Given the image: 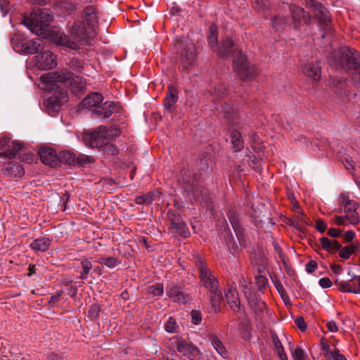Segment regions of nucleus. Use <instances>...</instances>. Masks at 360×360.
I'll list each match as a JSON object with an SVG mask.
<instances>
[{"label":"nucleus","instance_id":"473e14b6","mask_svg":"<svg viewBox=\"0 0 360 360\" xmlns=\"http://www.w3.org/2000/svg\"><path fill=\"white\" fill-rule=\"evenodd\" d=\"M271 338L274 343V348L280 358L281 360H288V357L286 354L284 352V348L281 344V340L278 339V336L272 333Z\"/></svg>","mask_w":360,"mask_h":360},{"label":"nucleus","instance_id":"9d476101","mask_svg":"<svg viewBox=\"0 0 360 360\" xmlns=\"http://www.w3.org/2000/svg\"><path fill=\"white\" fill-rule=\"evenodd\" d=\"M306 5L311 8L321 24L326 28L330 27V15L327 8L318 0H305Z\"/></svg>","mask_w":360,"mask_h":360},{"label":"nucleus","instance_id":"c03bdc74","mask_svg":"<svg viewBox=\"0 0 360 360\" xmlns=\"http://www.w3.org/2000/svg\"><path fill=\"white\" fill-rule=\"evenodd\" d=\"M286 24L287 19L284 17L278 16L272 20V25L276 30L283 28Z\"/></svg>","mask_w":360,"mask_h":360},{"label":"nucleus","instance_id":"0eeeda50","mask_svg":"<svg viewBox=\"0 0 360 360\" xmlns=\"http://www.w3.org/2000/svg\"><path fill=\"white\" fill-rule=\"evenodd\" d=\"M49 91H51V90ZM51 92H53V94L48 98L45 102L46 107L49 114L51 113V112H55L58 111L60 106L68 100L67 91L59 82H56Z\"/></svg>","mask_w":360,"mask_h":360},{"label":"nucleus","instance_id":"f03ea898","mask_svg":"<svg viewBox=\"0 0 360 360\" xmlns=\"http://www.w3.org/2000/svg\"><path fill=\"white\" fill-rule=\"evenodd\" d=\"M42 89L45 91L53 90L56 82L63 87H69L74 94L82 93L86 87V82L79 76H73L70 72L62 70L56 72H47L40 77Z\"/></svg>","mask_w":360,"mask_h":360},{"label":"nucleus","instance_id":"864d4df0","mask_svg":"<svg viewBox=\"0 0 360 360\" xmlns=\"http://www.w3.org/2000/svg\"><path fill=\"white\" fill-rule=\"evenodd\" d=\"M316 229L320 233H323L326 230L327 226L322 219H319L316 221Z\"/></svg>","mask_w":360,"mask_h":360},{"label":"nucleus","instance_id":"ddd939ff","mask_svg":"<svg viewBox=\"0 0 360 360\" xmlns=\"http://www.w3.org/2000/svg\"><path fill=\"white\" fill-rule=\"evenodd\" d=\"M176 348L179 353H181L182 355L190 360H197L200 357V352L198 348L185 341H179Z\"/></svg>","mask_w":360,"mask_h":360},{"label":"nucleus","instance_id":"3c124183","mask_svg":"<svg viewBox=\"0 0 360 360\" xmlns=\"http://www.w3.org/2000/svg\"><path fill=\"white\" fill-rule=\"evenodd\" d=\"M81 265L82 266V269H83V271H84V273H89L90 270L92 269V263L88 259H83L81 261Z\"/></svg>","mask_w":360,"mask_h":360},{"label":"nucleus","instance_id":"412c9836","mask_svg":"<svg viewBox=\"0 0 360 360\" xmlns=\"http://www.w3.org/2000/svg\"><path fill=\"white\" fill-rule=\"evenodd\" d=\"M290 11L292 20L295 22H308V15L304 9L298 6L292 5L290 6Z\"/></svg>","mask_w":360,"mask_h":360},{"label":"nucleus","instance_id":"20e7f679","mask_svg":"<svg viewBox=\"0 0 360 360\" xmlns=\"http://www.w3.org/2000/svg\"><path fill=\"white\" fill-rule=\"evenodd\" d=\"M53 20L51 12L48 8L34 9L28 18L25 19L23 24L29 28L32 32L37 35L46 34L49 23Z\"/></svg>","mask_w":360,"mask_h":360},{"label":"nucleus","instance_id":"ea45409f","mask_svg":"<svg viewBox=\"0 0 360 360\" xmlns=\"http://www.w3.org/2000/svg\"><path fill=\"white\" fill-rule=\"evenodd\" d=\"M349 215L345 213L344 216H335L334 217V223L338 226H347L352 224L351 219L348 217Z\"/></svg>","mask_w":360,"mask_h":360},{"label":"nucleus","instance_id":"e2e57ef3","mask_svg":"<svg viewBox=\"0 0 360 360\" xmlns=\"http://www.w3.org/2000/svg\"><path fill=\"white\" fill-rule=\"evenodd\" d=\"M355 236V233L353 231H347L343 236V239L346 242L352 241Z\"/></svg>","mask_w":360,"mask_h":360},{"label":"nucleus","instance_id":"774afa93","mask_svg":"<svg viewBox=\"0 0 360 360\" xmlns=\"http://www.w3.org/2000/svg\"><path fill=\"white\" fill-rule=\"evenodd\" d=\"M22 161H26L28 163H31L34 160V155L32 154H26L22 158Z\"/></svg>","mask_w":360,"mask_h":360},{"label":"nucleus","instance_id":"0e129e2a","mask_svg":"<svg viewBox=\"0 0 360 360\" xmlns=\"http://www.w3.org/2000/svg\"><path fill=\"white\" fill-rule=\"evenodd\" d=\"M343 164L347 170H352L354 169L353 161L349 158H345Z\"/></svg>","mask_w":360,"mask_h":360},{"label":"nucleus","instance_id":"2f4dec72","mask_svg":"<svg viewBox=\"0 0 360 360\" xmlns=\"http://www.w3.org/2000/svg\"><path fill=\"white\" fill-rule=\"evenodd\" d=\"M231 143L236 152L241 150L244 147L243 141L239 131L233 130L231 134Z\"/></svg>","mask_w":360,"mask_h":360},{"label":"nucleus","instance_id":"79ce46f5","mask_svg":"<svg viewBox=\"0 0 360 360\" xmlns=\"http://www.w3.org/2000/svg\"><path fill=\"white\" fill-rule=\"evenodd\" d=\"M154 193H148L145 195L138 196L135 198V202L136 204H144L150 202L154 198Z\"/></svg>","mask_w":360,"mask_h":360},{"label":"nucleus","instance_id":"58836bf2","mask_svg":"<svg viewBox=\"0 0 360 360\" xmlns=\"http://www.w3.org/2000/svg\"><path fill=\"white\" fill-rule=\"evenodd\" d=\"M325 357L327 359L332 360H347V358L343 354H340L338 349L333 351H328L325 354Z\"/></svg>","mask_w":360,"mask_h":360},{"label":"nucleus","instance_id":"393cba45","mask_svg":"<svg viewBox=\"0 0 360 360\" xmlns=\"http://www.w3.org/2000/svg\"><path fill=\"white\" fill-rule=\"evenodd\" d=\"M320 243L323 250L334 253L341 248V245L335 240H330L326 237L320 238Z\"/></svg>","mask_w":360,"mask_h":360},{"label":"nucleus","instance_id":"39448f33","mask_svg":"<svg viewBox=\"0 0 360 360\" xmlns=\"http://www.w3.org/2000/svg\"><path fill=\"white\" fill-rule=\"evenodd\" d=\"M11 45L15 52L26 55L34 54L44 48L40 39L27 40L18 35L11 39Z\"/></svg>","mask_w":360,"mask_h":360},{"label":"nucleus","instance_id":"f8f14e48","mask_svg":"<svg viewBox=\"0 0 360 360\" xmlns=\"http://www.w3.org/2000/svg\"><path fill=\"white\" fill-rule=\"evenodd\" d=\"M342 65L347 71L354 70L356 75L360 76V53L356 51H347Z\"/></svg>","mask_w":360,"mask_h":360},{"label":"nucleus","instance_id":"c756f323","mask_svg":"<svg viewBox=\"0 0 360 360\" xmlns=\"http://www.w3.org/2000/svg\"><path fill=\"white\" fill-rule=\"evenodd\" d=\"M177 98L178 97L176 94V91L174 89L170 87L169 89V94L165 98V107L169 110H172V107L177 101Z\"/></svg>","mask_w":360,"mask_h":360},{"label":"nucleus","instance_id":"dca6fc26","mask_svg":"<svg viewBox=\"0 0 360 360\" xmlns=\"http://www.w3.org/2000/svg\"><path fill=\"white\" fill-rule=\"evenodd\" d=\"M225 297L229 307L234 311H240V301L237 291L232 288L225 290Z\"/></svg>","mask_w":360,"mask_h":360},{"label":"nucleus","instance_id":"a18cd8bd","mask_svg":"<svg viewBox=\"0 0 360 360\" xmlns=\"http://www.w3.org/2000/svg\"><path fill=\"white\" fill-rule=\"evenodd\" d=\"M148 292L153 295L154 296H160L163 293V285L155 284L150 285L148 288Z\"/></svg>","mask_w":360,"mask_h":360},{"label":"nucleus","instance_id":"4468645a","mask_svg":"<svg viewBox=\"0 0 360 360\" xmlns=\"http://www.w3.org/2000/svg\"><path fill=\"white\" fill-rule=\"evenodd\" d=\"M41 162L51 167L59 165V158L56 152L51 148H42L39 151Z\"/></svg>","mask_w":360,"mask_h":360},{"label":"nucleus","instance_id":"c85d7f7f","mask_svg":"<svg viewBox=\"0 0 360 360\" xmlns=\"http://www.w3.org/2000/svg\"><path fill=\"white\" fill-rule=\"evenodd\" d=\"M59 158V165L63 162L69 165H75L76 160V155L69 151H62L58 155Z\"/></svg>","mask_w":360,"mask_h":360},{"label":"nucleus","instance_id":"052dcab7","mask_svg":"<svg viewBox=\"0 0 360 360\" xmlns=\"http://www.w3.org/2000/svg\"><path fill=\"white\" fill-rule=\"evenodd\" d=\"M211 94L213 95L214 98H217V99H220L223 97V95H224V91H222L221 89V88H219V89H217V88H214Z\"/></svg>","mask_w":360,"mask_h":360},{"label":"nucleus","instance_id":"a19ab883","mask_svg":"<svg viewBox=\"0 0 360 360\" xmlns=\"http://www.w3.org/2000/svg\"><path fill=\"white\" fill-rule=\"evenodd\" d=\"M210 291L212 293L211 300L213 302L212 306L214 308V311H217V307L216 306V303L220 302L222 299V293L218 290V288Z\"/></svg>","mask_w":360,"mask_h":360},{"label":"nucleus","instance_id":"6ab92c4d","mask_svg":"<svg viewBox=\"0 0 360 360\" xmlns=\"http://www.w3.org/2000/svg\"><path fill=\"white\" fill-rule=\"evenodd\" d=\"M103 101V96L97 92L91 93L88 95L83 101L82 105L86 108H96L98 109L101 107L100 105Z\"/></svg>","mask_w":360,"mask_h":360},{"label":"nucleus","instance_id":"e433bc0d","mask_svg":"<svg viewBox=\"0 0 360 360\" xmlns=\"http://www.w3.org/2000/svg\"><path fill=\"white\" fill-rule=\"evenodd\" d=\"M228 217L236 235H238L240 229L238 215L236 212L230 211L228 213Z\"/></svg>","mask_w":360,"mask_h":360},{"label":"nucleus","instance_id":"2eb2a0df","mask_svg":"<svg viewBox=\"0 0 360 360\" xmlns=\"http://www.w3.org/2000/svg\"><path fill=\"white\" fill-rule=\"evenodd\" d=\"M319 62L307 63L303 67V72L307 77H311L314 81H318L321 78V70Z\"/></svg>","mask_w":360,"mask_h":360},{"label":"nucleus","instance_id":"5fc2aeb1","mask_svg":"<svg viewBox=\"0 0 360 360\" xmlns=\"http://www.w3.org/2000/svg\"><path fill=\"white\" fill-rule=\"evenodd\" d=\"M296 326L302 330L304 331L307 328V325L304 319L301 316L297 317L295 319Z\"/></svg>","mask_w":360,"mask_h":360},{"label":"nucleus","instance_id":"a878e982","mask_svg":"<svg viewBox=\"0 0 360 360\" xmlns=\"http://www.w3.org/2000/svg\"><path fill=\"white\" fill-rule=\"evenodd\" d=\"M116 108L117 106L115 103H108L106 102L104 106L95 109L94 112L99 117L102 116L104 118H108L112 115Z\"/></svg>","mask_w":360,"mask_h":360},{"label":"nucleus","instance_id":"6e6552de","mask_svg":"<svg viewBox=\"0 0 360 360\" xmlns=\"http://www.w3.org/2000/svg\"><path fill=\"white\" fill-rule=\"evenodd\" d=\"M180 51L181 67L188 69L194 65L196 59V49L190 39L181 40L178 44Z\"/></svg>","mask_w":360,"mask_h":360},{"label":"nucleus","instance_id":"423d86ee","mask_svg":"<svg viewBox=\"0 0 360 360\" xmlns=\"http://www.w3.org/2000/svg\"><path fill=\"white\" fill-rule=\"evenodd\" d=\"M233 65L236 72L243 80L251 79L256 75L255 67L251 65L240 52H234Z\"/></svg>","mask_w":360,"mask_h":360},{"label":"nucleus","instance_id":"5701e85b","mask_svg":"<svg viewBox=\"0 0 360 360\" xmlns=\"http://www.w3.org/2000/svg\"><path fill=\"white\" fill-rule=\"evenodd\" d=\"M6 145H8V148L6 150L5 153L6 155L10 159L15 158L17 153L22 148L21 143L12 142L11 145H9L8 139H4L0 140V147L5 146Z\"/></svg>","mask_w":360,"mask_h":360},{"label":"nucleus","instance_id":"49530a36","mask_svg":"<svg viewBox=\"0 0 360 360\" xmlns=\"http://www.w3.org/2000/svg\"><path fill=\"white\" fill-rule=\"evenodd\" d=\"M165 328L166 331L168 333L175 332L176 328H177L176 321L172 317H169L165 323Z\"/></svg>","mask_w":360,"mask_h":360},{"label":"nucleus","instance_id":"1a4fd4ad","mask_svg":"<svg viewBox=\"0 0 360 360\" xmlns=\"http://www.w3.org/2000/svg\"><path fill=\"white\" fill-rule=\"evenodd\" d=\"M195 263L200 271V278L202 285L210 290H213L216 288H218L219 283L207 268L204 259L200 257H197Z\"/></svg>","mask_w":360,"mask_h":360},{"label":"nucleus","instance_id":"37998d69","mask_svg":"<svg viewBox=\"0 0 360 360\" xmlns=\"http://www.w3.org/2000/svg\"><path fill=\"white\" fill-rule=\"evenodd\" d=\"M340 290L342 292H352L355 294L356 288L349 281H342L340 283Z\"/></svg>","mask_w":360,"mask_h":360},{"label":"nucleus","instance_id":"7c9ffc66","mask_svg":"<svg viewBox=\"0 0 360 360\" xmlns=\"http://www.w3.org/2000/svg\"><path fill=\"white\" fill-rule=\"evenodd\" d=\"M233 45V41L229 38H225L221 42V46L216 51H218L221 57H226L231 53V48Z\"/></svg>","mask_w":360,"mask_h":360},{"label":"nucleus","instance_id":"8fccbe9b","mask_svg":"<svg viewBox=\"0 0 360 360\" xmlns=\"http://www.w3.org/2000/svg\"><path fill=\"white\" fill-rule=\"evenodd\" d=\"M60 8L65 11L67 14L72 13L75 10V5L70 2L64 1L60 4Z\"/></svg>","mask_w":360,"mask_h":360},{"label":"nucleus","instance_id":"13d9d810","mask_svg":"<svg viewBox=\"0 0 360 360\" xmlns=\"http://www.w3.org/2000/svg\"><path fill=\"white\" fill-rule=\"evenodd\" d=\"M349 199L348 198V196L346 194H340L338 197V204L340 206L345 207V205H347V202H349Z\"/></svg>","mask_w":360,"mask_h":360},{"label":"nucleus","instance_id":"f704fd0d","mask_svg":"<svg viewBox=\"0 0 360 360\" xmlns=\"http://www.w3.org/2000/svg\"><path fill=\"white\" fill-rule=\"evenodd\" d=\"M290 352L294 360H308V355L300 346L292 345Z\"/></svg>","mask_w":360,"mask_h":360},{"label":"nucleus","instance_id":"69168bd1","mask_svg":"<svg viewBox=\"0 0 360 360\" xmlns=\"http://www.w3.org/2000/svg\"><path fill=\"white\" fill-rule=\"evenodd\" d=\"M63 294L62 290H58L55 295H53L50 297L49 303L52 304H55L56 302L59 300L60 296Z\"/></svg>","mask_w":360,"mask_h":360},{"label":"nucleus","instance_id":"680f3d73","mask_svg":"<svg viewBox=\"0 0 360 360\" xmlns=\"http://www.w3.org/2000/svg\"><path fill=\"white\" fill-rule=\"evenodd\" d=\"M316 267V263L314 261H311L310 262L307 263L305 266L306 271L308 273H312L313 271H314Z\"/></svg>","mask_w":360,"mask_h":360},{"label":"nucleus","instance_id":"aec40b11","mask_svg":"<svg viewBox=\"0 0 360 360\" xmlns=\"http://www.w3.org/2000/svg\"><path fill=\"white\" fill-rule=\"evenodd\" d=\"M357 204L354 200H349L344 207V211L346 214H348V217L352 221V225H356L359 221V217L356 212Z\"/></svg>","mask_w":360,"mask_h":360},{"label":"nucleus","instance_id":"338daca9","mask_svg":"<svg viewBox=\"0 0 360 360\" xmlns=\"http://www.w3.org/2000/svg\"><path fill=\"white\" fill-rule=\"evenodd\" d=\"M341 233V231L338 229H333V228H331L328 230V234L333 237V238H336L338 237Z\"/></svg>","mask_w":360,"mask_h":360},{"label":"nucleus","instance_id":"603ef678","mask_svg":"<svg viewBox=\"0 0 360 360\" xmlns=\"http://www.w3.org/2000/svg\"><path fill=\"white\" fill-rule=\"evenodd\" d=\"M191 319H192L193 323H194L195 325L199 324L202 320L200 313L197 311H191Z\"/></svg>","mask_w":360,"mask_h":360},{"label":"nucleus","instance_id":"09e8293b","mask_svg":"<svg viewBox=\"0 0 360 360\" xmlns=\"http://www.w3.org/2000/svg\"><path fill=\"white\" fill-rule=\"evenodd\" d=\"M70 65L75 71L80 72L83 69L84 63L78 59H72L70 63Z\"/></svg>","mask_w":360,"mask_h":360},{"label":"nucleus","instance_id":"9b49d317","mask_svg":"<svg viewBox=\"0 0 360 360\" xmlns=\"http://www.w3.org/2000/svg\"><path fill=\"white\" fill-rule=\"evenodd\" d=\"M34 65L41 70L52 69L57 65L56 56L50 51H45L34 57Z\"/></svg>","mask_w":360,"mask_h":360},{"label":"nucleus","instance_id":"b1692460","mask_svg":"<svg viewBox=\"0 0 360 360\" xmlns=\"http://www.w3.org/2000/svg\"><path fill=\"white\" fill-rule=\"evenodd\" d=\"M82 18L86 21L87 25H91L93 27L97 22V14L96 8L93 6L86 7L83 10Z\"/></svg>","mask_w":360,"mask_h":360},{"label":"nucleus","instance_id":"72a5a7b5","mask_svg":"<svg viewBox=\"0 0 360 360\" xmlns=\"http://www.w3.org/2000/svg\"><path fill=\"white\" fill-rule=\"evenodd\" d=\"M210 34L208 37V43L210 46L216 51L218 49L217 47V27L215 25H212L210 27Z\"/></svg>","mask_w":360,"mask_h":360},{"label":"nucleus","instance_id":"f257e3e1","mask_svg":"<svg viewBox=\"0 0 360 360\" xmlns=\"http://www.w3.org/2000/svg\"><path fill=\"white\" fill-rule=\"evenodd\" d=\"M95 34L94 27L84 20H77L71 27L70 36L74 41L69 39L63 32L57 28L51 29L49 32V37L55 44L65 46L70 51H77L80 46L87 44Z\"/></svg>","mask_w":360,"mask_h":360},{"label":"nucleus","instance_id":"4d7b16f0","mask_svg":"<svg viewBox=\"0 0 360 360\" xmlns=\"http://www.w3.org/2000/svg\"><path fill=\"white\" fill-rule=\"evenodd\" d=\"M319 285L323 288H330L332 285L331 281L328 277L321 278L319 280Z\"/></svg>","mask_w":360,"mask_h":360},{"label":"nucleus","instance_id":"4c0bfd02","mask_svg":"<svg viewBox=\"0 0 360 360\" xmlns=\"http://www.w3.org/2000/svg\"><path fill=\"white\" fill-rule=\"evenodd\" d=\"M77 161L75 162V165L82 167L86 165V164H89L94 162V159L93 157L86 155L84 154H79L78 156H76Z\"/></svg>","mask_w":360,"mask_h":360},{"label":"nucleus","instance_id":"6e6d98bb","mask_svg":"<svg viewBox=\"0 0 360 360\" xmlns=\"http://www.w3.org/2000/svg\"><path fill=\"white\" fill-rule=\"evenodd\" d=\"M326 326L329 331L332 333L337 332L338 330V327L336 323L334 321H328L326 323Z\"/></svg>","mask_w":360,"mask_h":360},{"label":"nucleus","instance_id":"f3484780","mask_svg":"<svg viewBox=\"0 0 360 360\" xmlns=\"http://www.w3.org/2000/svg\"><path fill=\"white\" fill-rule=\"evenodd\" d=\"M183 181L185 191L191 195L194 200H196L200 191L198 184L189 175L184 176Z\"/></svg>","mask_w":360,"mask_h":360},{"label":"nucleus","instance_id":"7ed1b4c3","mask_svg":"<svg viewBox=\"0 0 360 360\" xmlns=\"http://www.w3.org/2000/svg\"><path fill=\"white\" fill-rule=\"evenodd\" d=\"M118 130L116 129H107L100 126L95 130L85 131L83 134V141L86 146L91 148L103 147V150H109L112 154L117 152L113 145L108 144L110 140L117 136Z\"/></svg>","mask_w":360,"mask_h":360},{"label":"nucleus","instance_id":"bf43d9fd","mask_svg":"<svg viewBox=\"0 0 360 360\" xmlns=\"http://www.w3.org/2000/svg\"><path fill=\"white\" fill-rule=\"evenodd\" d=\"M117 262V259L115 257H106L105 266L109 268L115 267Z\"/></svg>","mask_w":360,"mask_h":360},{"label":"nucleus","instance_id":"de8ad7c7","mask_svg":"<svg viewBox=\"0 0 360 360\" xmlns=\"http://www.w3.org/2000/svg\"><path fill=\"white\" fill-rule=\"evenodd\" d=\"M255 283L257 285L259 290L266 287L268 283L267 278L264 276H255Z\"/></svg>","mask_w":360,"mask_h":360},{"label":"nucleus","instance_id":"cd10ccee","mask_svg":"<svg viewBox=\"0 0 360 360\" xmlns=\"http://www.w3.org/2000/svg\"><path fill=\"white\" fill-rule=\"evenodd\" d=\"M339 250L340 257L342 259H347L352 254L356 253L359 250V245L358 244L351 243Z\"/></svg>","mask_w":360,"mask_h":360},{"label":"nucleus","instance_id":"bb28decb","mask_svg":"<svg viewBox=\"0 0 360 360\" xmlns=\"http://www.w3.org/2000/svg\"><path fill=\"white\" fill-rule=\"evenodd\" d=\"M210 342L214 349L222 358H226L227 356V351L217 337L211 335L210 337Z\"/></svg>","mask_w":360,"mask_h":360},{"label":"nucleus","instance_id":"a211bd4d","mask_svg":"<svg viewBox=\"0 0 360 360\" xmlns=\"http://www.w3.org/2000/svg\"><path fill=\"white\" fill-rule=\"evenodd\" d=\"M171 231L174 233H178L184 238H187L190 236V233L186 224L180 218L172 219L171 222Z\"/></svg>","mask_w":360,"mask_h":360},{"label":"nucleus","instance_id":"4be33fe9","mask_svg":"<svg viewBox=\"0 0 360 360\" xmlns=\"http://www.w3.org/2000/svg\"><path fill=\"white\" fill-rule=\"evenodd\" d=\"M50 245L51 240L49 238L41 237L34 240L30 247L35 252H46Z\"/></svg>","mask_w":360,"mask_h":360},{"label":"nucleus","instance_id":"c9c22d12","mask_svg":"<svg viewBox=\"0 0 360 360\" xmlns=\"http://www.w3.org/2000/svg\"><path fill=\"white\" fill-rule=\"evenodd\" d=\"M168 296L174 302H185V298L182 291L179 287L172 286L167 291Z\"/></svg>","mask_w":360,"mask_h":360}]
</instances>
